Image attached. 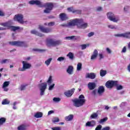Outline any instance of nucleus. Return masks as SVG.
Returning <instances> with one entry per match:
<instances>
[{"label": "nucleus", "instance_id": "nucleus-1", "mask_svg": "<svg viewBox=\"0 0 130 130\" xmlns=\"http://www.w3.org/2000/svg\"><path fill=\"white\" fill-rule=\"evenodd\" d=\"M29 5H36L39 6L40 8H46L44 10L45 14H49L53 9L54 5L52 3H46L44 5L38 0H31L29 2Z\"/></svg>", "mask_w": 130, "mask_h": 130}, {"label": "nucleus", "instance_id": "nucleus-2", "mask_svg": "<svg viewBox=\"0 0 130 130\" xmlns=\"http://www.w3.org/2000/svg\"><path fill=\"white\" fill-rule=\"evenodd\" d=\"M68 25L70 26H77L80 29H86L88 27V23H84V20L82 19H75L71 20L68 23Z\"/></svg>", "mask_w": 130, "mask_h": 130}, {"label": "nucleus", "instance_id": "nucleus-3", "mask_svg": "<svg viewBox=\"0 0 130 130\" xmlns=\"http://www.w3.org/2000/svg\"><path fill=\"white\" fill-rule=\"evenodd\" d=\"M73 102L75 107H81V106H83L84 104H85V102H86V100H85V96H84L83 94H81L79 95V99H76L73 100Z\"/></svg>", "mask_w": 130, "mask_h": 130}, {"label": "nucleus", "instance_id": "nucleus-4", "mask_svg": "<svg viewBox=\"0 0 130 130\" xmlns=\"http://www.w3.org/2000/svg\"><path fill=\"white\" fill-rule=\"evenodd\" d=\"M9 44L12 46H17L18 47H28V44L24 41L10 42Z\"/></svg>", "mask_w": 130, "mask_h": 130}, {"label": "nucleus", "instance_id": "nucleus-5", "mask_svg": "<svg viewBox=\"0 0 130 130\" xmlns=\"http://www.w3.org/2000/svg\"><path fill=\"white\" fill-rule=\"evenodd\" d=\"M107 18L110 20V21H112V22H114V23H117L118 21H119V17H115V15L112 12H108L107 14Z\"/></svg>", "mask_w": 130, "mask_h": 130}, {"label": "nucleus", "instance_id": "nucleus-6", "mask_svg": "<svg viewBox=\"0 0 130 130\" xmlns=\"http://www.w3.org/2000/svg\"><path fill=\"white\" fill-rule=\"evenodd\" d=\"M98 55L99 56L100 60H101V59H103V58H104V56L103 55V54L99 53L98 54V50H97V49H95L93 52L92 55L91 56L90 59H91V60H94V59H96Z\"/></svg>", "mask_w": 130, "mask_h": 130}, {"label": "nucleus", "instance_id": "nucleus-7", "mask_svg": "<svg viewBox=\"0 0 130 130\" xmlns=\"http://www.w3.org/2000/svg\"><path fill=\"white\" fill-rule=\"evenodd\" d=\"M60 44H61V42L59 40L54 41L52 39L47 40V45L48 46H57V45H60Z\"/></svg>", "mask_w": 130, "mask_h": 130}, {"label": "nucleus", "instance_id": "nucleus-8", "mask_svg": "<svg viewBox=\"0 0 130 130\" xmlns=\"http://www.w3.org/2000/svg\"><path fill=\"white\" fill-rule=\"evenodd\" d=\"M14 19L17 21L19 24H24V16L22 14H18L15 15Z\"/></svg>", "mask_w": 130, "mask_h": 130}, {"label": "nucleus", "instance_id": "nucleus-9", "mask_svg": "<svg viewBox=\"0 0 130 130\" xmlns=\"http://www.w3.org/2000/svg\"><path fill=\"white\" fill-rule=\"evenodd\" d=\"M114 86H118V82L117 81H108L106 83V87H107L108 89H111L113 88Z\"/></svg>", "mask_w": 130, "mask_h": 130}, {"label": "nucleus", "instance_id": "nucleus-10", "mask_svg": "<svg viewBox=\"0 0 130 130\" xmlns=\"http://www.w3.org/2000/svg\"><path fill=\"white\" fill-rule=\"evenodd\" d=\"M40 95L41 96H43L44 95V92H45V90H46V88L47 87V84L46 83H42L40 84Z\"/></svg>", "mask_w": 130, "mask_h": 130}, {"label": "nucleus", "instance_id": "nucleus-11", "mask_svg": "<svg viewBox=\"0 0 130 130\" xmlns=\"http://www.w3.org/2000/svg\"><path fill=\"white\" fill-rule=\"evenodd\" d=\"M115 37H123V38H130V32H126L124 34H116L114 35Z\"/></svg>", "mask_w": 130, "mask_h": 130}, {"label": "nucleus", "instance_id": "nucleus-12", "mask_svg": "<svg viewBox=\"0 0 130 130\" xmlns=\"http://www.w3.org/2000/svg\"><path fill=\"white\" fill-rule=\"evenodd\" d=\"M75 88H72L70 90H68L67 91H65L64 92V94L65 95V96H66V97H72V96H73V94H74V93L75 92Z\"/></svg>", "mask_w": 130, "mask_h": 130}, {"label": "nucleus", "instance_id": "nucleus-13", "mask_svg": "<svg viewBox=\"0 0 130 130\" xmlns=\"http://www.w3.org/2000/svg\"><path fill=\"white\" fill-rule=\"evenodd\" d=\"M39 29H40L41 32H43V33H49L51 32V29L49 27L45 28L42 26H40Z\"/></svg>", "mask_w": 130, "mask_h": 130}, {"label": "nucleus", "instance_id": "nucleus-14", "mask_svg": "<svg viewBox=\"0 0 130 130\" xmlns=\"http://www.w3.org/2000/svg\"><path fill=\"white\" fill-rule=\"evenodd\" d=\"M9 85H10V81H5L4 82L2 88L5 92H8V91H9V88H7Z\"/></svg>", "mask_w": 130, "mask_h": 130}, {"label": "nucleus", "instance_id": "nucleus-15", "mask_svg": "<svg viewBox=\"0 0 130 130\" xmlns=\"http://www.w3.org/2000/svg\"><path fill=\"white\" fill-rule=\"evenodd\" d=\"M22 68H23L24 71H26V70H28V69H30L31 67V64L30 63H28L26 61H22Z\"/></svg>", "mask_w": 130, "mask_h": 130}, {"label": "nucleus", "instance_id": "nucleus-16", "mask_svg": "<svg viewBox=\"0 0 130 130\" xmlns=\"http://www.w3.org/2000/svg\"><path fill=\"white\" fill-rule=\"evenodd\" d=\"M59 18L61 21H67V20L69 19V17H68V16H67V14H66V13H64L60 14Z\"/></svg>", "mask_w": 130, "mask_h": 130}, {"label": "nucleus", "instance_id": "nucleus-17", "mask_svg": "<svg viewBox=\"0 0 130 130\" xmlns=\"http://www.w3.org/2000/svg\"><path fill=\"white\" fill-rule=\"evenodd\" d=\"M88 89L90 90H94L96 88V83L94 82H89L88 84Z\"/></svg>", "mask_w": 130, "mask_h": 130}, {"label": "nucleus", "instance_id": "nucleus-18", "mask_svg": "<svg viewBox=\"0 0 130 130\" xmlns=\"http://www.w3.org/2000/svg\"><path fill=\"white\" fill-rule=\"evenodd\" d=\"M86 78L88 79H91V80H94L96 78V74L94 73H88L86 74Z\"/></svg>", "mask_w": 130, "mask_h": 130}, {"label": "nucleus", "instance_id": "nucleus-19", "mask_svg": "<svg viewBox=\"0 0 130 130\" xmlns=\"http://www.w3.org/2000/svg\"><path fill=\"white\" fill-rule=\"evenodd\" d=\"M31 34H34V35H37V36H39V37H43L44 36L43 34L40 33L37 31L36 30H32L30 31Z\"/></svg>", "mask_w": 130, "mask_h": 130}, {"label": "nucleus", "instance_id": "nucleus-20", "mask_svg": "<svg viewBox=\"0 0 130 130\" xmlns=\"http://www.w3.org/2000/svg\"><path fill=\"white\" fill-rule=\"evenodd\" d=\"M105 91V89L104 88V87L103 86H100L98 88V93L99 95H101L104 93Z\"/></svg>", "mask_w": 130, "mask_h": 130}, {"label": "nucleus", "instance_id": "nucleus-21", "mask_svg": "<svg viewBox=\"0 0 130 130\" xmlns=\"http://www.w3.org/2000/svg\"><path fill=\"white\" fill-rule=\"evenodd\" d=\"M1 26L3 27H7V28H11V22L8 21L5 23H2L0 24Z\"/></svg>", "mask_w": 130, "mask_h": 130}, {"label": "nucleus", "instance_id": "nucleus-22", "mask_svg": "<svg viewBox=\"0 0 130 130\" xmlns=\"http://www.w3.org/2000/svg\"><path fill=\"white\" fill-rule=\"evenodd\" d=\"M74 70V67L73 66H69L68 68L67 69V73L69 74V75H72L73 74V71Z\"/></svg>", "mask_w": 130, "mask_h": 130}, {"label": "nucleus", "instance_id": "nucleus-23", "mask_svg": "<svg viewBox=\"0 0 130 130\" xmlns=\"http://www.w3.org/2000/svg\"><path fill=\"white\" fill-rule=\"evenodd\" d=\"M74 119V115H69L68 116L66 117L65 119L67 121H71Z\"/></svg>", "mask_w": 130, "mask_h": 130}, {"label": "nucleus", "instance_id": "nucleus-24", "mask_svg": "<svg viewBox=\"0 0 130 130\" xmlns=\"http://www.w3.org/2000/svg\"><path fill=\"white\" fill-rule=\"evenodd\" d=\"M100 74L101 77H104L106 76V74H107V71L106 70H103L102 69L100 71Z\"/></svg>", "mask_w": 130, "mask_h": 130}, {"label": "nucleus", "instance_id": "nucleus-25", "mask_svg": "<svg viewBox=\"0 0 130 130\" xmlns=\"http://www.w3.org/2000/svg\"><path fill=\"white\" fill-rule=\"evenodd\" d=\"M43 116V114L42 112H37L35 115V117L36 118H40L41 117H42Z\"/></svg>", "mask_w": 130, "mask_h": 130}, {"label": "nucleus", "instance_id": "nucleus-26", "mask_svg": "<svg viewBox=\"0 0 130 130\" xmlns=\"http://www.w3.org/2000/svg\"><path fill=\"white\" fill-rule=\"evenodd\" d=\"M27 126L24 124H22L18 127V130H26Z\"/></svg>", "mask_w": 130, "mask_h": 130}, {"label": "nucleus", "instance_id": "nucleus-27", "mask_svg": "<svg viewBox=\"0 0 130 130\" xmlns=\"http://www.w3.org/2000/svg\"><path fill=\"white\" fill-rule=\"evenodd\" d=\"M6 121H7V119L6 118L1 117L0 118V126L3 125V124H4V123H5Z\"/></svg>", "mask_w": 130, "mask_h": 130}, {"label": "nucleus", "instance_id": "nucleus-28", "mask_svg": "<svg viewBox=\"0 0 130 130\" xmlns=\"http://www.w3.org/2000/svg\"><path fill=\"white\" fill-rule=\"evenodd\" d=\"M98 117V114L97 113H93L90 115V119H93Z\"/></svg>", "mask_w": 130, "mask_h": 130}, {"label": "nucleus", "instance_id": "nucleus-29", "mask_svg": "<svg viewBox=\"0 0 130 130\" xmlns=\"http://www.w3.org/2000/svg\"><path fill=\"white\" fill-rule=\"evenodd\" d=\"M8 104H10V101L8 100V99H5L2 101L3 105H7Z\"/></svg>", "mask_w": 130, "mask_h": 130}, {"label": "nucleus", "instance_id": "nucleus-30", "mask_svg": "<svg viewBox=\"0 0 130 130\" xmlns=\"http://www.w3.org/2000/svg\"><path fill=\"white\" fill-rule=\"evenodd\" d=\"M67 56L69 57L70 59H74V54L71 52L67 55Z\"/></svg>", "mask_w": 130, "mask_h": 130}, {"label": "nucleus", "instance_id": "nucleus-31", "mask_svg": "<svg viewBox=\"0 0 130 130\" xmlns=\"http://www.w3.org/2000/svg\"><path fill=\"white\" fill-rule=\"evenodd\" d=\"M51 60H52V58H49L48 59H47L45 61V64H46V66H49V64H50V62H51Z\"/></svg>", "mask_w": 130, "mask_h": 130}, {"label": "nucleus", "instance_id": "nucleus-32", "mask_svg": "<svg viewBox=\"0 0 130 130\" xmlns=\"http://www.w3.org/2000/svg\"><path fill=\"white\" fill-rule=\"evenodd\" d=\"M10 28L12 29V31H17L20 29V27L10 26Z\"/></svg>", "mask_w": 130, "mask_h": 130}, {"label": "nucleus", "instance_id": "nucleus-33", "mask_svg": "<svg viewBox=\"0 0 130 130\" xmlns=\"http://www.w3.org/2000/svg\"><path fill=\"white\" fill-rule=\"evenodd\" d=\"M107 120H108V118L106 117L100 120V123H103V122H105L106 121H107Z\"/></svg>", "mask_w": 130, "mask_h": 130}, {"label": "nucleus", "instance_id": "nucleus-34", "mask_svg": "<svg viewBox=\"0 0 130 130\" xmlns=\"http://www.w3.org/2000/svg\"><path fill=\"white\" fill-rule=\"evenodd\" d=\"M77 71H81L82 70V64L81 63L79 62L77 64Z\"/></svg>", "mask_w": 130, "mask_h": 130}, {"label": "nucleus", "instance_id": "nucleus-35", "mask_svg": "<svg viewBox=\"0 0 130 130\" xmlns=\"http://www.w3.org/2000/svg\"><path fill=\"white\" fill-rule=\"evenodd\" d=\"M86 126H94V124L92 123V122L91 121H88L86 124H85Z\"/></svg>", "mask_w": 130, "mask_h": 130}, {"label": "nucleus", "instance_id": "nucleus-36", "mask_svg": "<svg viewBox=\"0 0 130 130\" xmlns=\"http://www.w3.org/2000/svg\"><path fill=\"white\" fill-rule=\"evenodd\" d=\"M66 60V58L64 57H59L57 60V61H63V60Z\"/></svg>", "mask_w": 130, "mask_h": 130}, {"label": "nucleus", "instance_id": "nucleus-37", "mask_svg": "<svg viewBox=\"0 0 130 130\" xmlns=\"http://www.w3.org/2000/svg\"><path fill=\"white\" fill-rule=\"evenodd\" d=\"M82 13V11L80 10H73V14H81Z\"/></svg>", "mask_w": 130, "mask_h": 130}, {"label": "nucleus", "instance_id": "nucleus-38", "mask_svg": "<svg viewBox=\"0 0 130 130\" xmlns=\"http://www.w3.org/2000/svg\"><path fill=\"white\" fill-rule=\"evenodd\" d=\"M54 102H59L60 101V98H54L53 99Z\"/></svg>", "mask_w": 130, "mask_h": 130}, {"label": "nucleus", "instance_id": "nucleus-39", "mask_svg": "<svg viewBox=\"0 0 130 130\" xmlns=\"http://www.w3.org/2000/svg\"><path fill=\"white\" fill-rule=\"evenodd\" d=\"M52 82V76H50L49 77V79L47 81V83H48L49 84H51Z\"/></svg>", "mask_w": 130, "mask_h": 130}, {"label": "nucleus", "instance_id": "nucleus-40", "mask_svg": "<svg viewBox=\"0 0 130 130\" xmlns=\"http://www.w3.org/2000/svg\"><path fill=\"white\" fill-rule=\"evenodd\" d=\"M102 125H98L96 128H95V130H102Z\"/></svg>", "mask_w": 130, "mask_h": 130}, {"label": "nucleus", "instance_id": "nucleus-41", "mask_svg": "<svg viewBox=\"0 0 130 130\" xmlns=\"http://www.w3.org/2000/svg\"><path fill=\"white\" fill-rule=\"evenodd\" d=\"M75 37H76V36H72L71 37H66V39H69L70 40H72V39H75Z\"/></svg>", "mask_w": 130, "mask_h": 130}, {"label": "nucleus", "instance_id": "nucleus-42", "mask_svg": "<svg viewBox=\"0 0 130 130\" xmlns=\"http://www.w3.org/2000/svg\"><path fill=\"white\" fill-rule=\"evenodd\" d=\"M34 51H39L41 52L42 51H45V50L39 49H33Z\"/></svg>", "mask_w": 130, "mask_h": 130}, {"label": "nucleus", "instance_id": "nucleus-43", "mask_svg": "<svg viewBox=\"0 0 130 130\" xmlns=\"http://www.w3.org/2000/svg\"><path fill=\"white\" fill-rule=\"evenodd\" d=\"M55 85V84H53L51 85H50L49 87V91H51V90H52V89H53V88H54Z\"/></svg>", "mask_w": 130, "mask_h": 130}, {"label": "nucleus", "instance_id": "nucleus-44", "mask_svg": "<svg viewBox=\"0 0 130 130\" xmlns=\"http://www.w3.org/2000/svg\"><path fill=\"white\" fill-rule=\"evenodd\" d=\"M54 22H51L48 23V26L51 27L52 26H54Z\"/></svg>", "mask_w": 130, "mask_h": 130}, {"label": "nucleus", "instance_id": "nucleus-45", "mask_svg": "<svg viewBox=\"0 0 130 130\" xmlns=\"http://www.w3.org/2000/svg\"><path fill=\"white\" fill-rule=\"evenodd\" d=\"M68 11H69V12H72L73 13L74 9L73 7H69L67 9Z\"/></svg>", "mask_w": 130, "mask_h": 130}, {"label": "nucleus", "instance_id": "nucleus-46", "mask_svg": "<svg viewBox=\"0 0 130 130\" xmlns=\"http://www.w3.org/2000/svg\"><path fill=\"white\" fill-rule=\"evenodd\" d=\"M9 61H10V59H5L1 61V63H6V62H7V61L9 62Z\"/></svg>", "mask_w": 130, "mask_h": 130}, {"label": "nucleus", "instance_id": "nucleus-47", "mask_svg": "<svg viewBox=\"0 0 130 130\" xmlns=\"http://www.w3.org/2000/svg\"><path fill=\"white\" fill-rule=\"evenodd\" d=\"M26 86H27V85H21L20 87V90L21 91L25 90V89H26Z\"/></svg>", "mask_w": 130, "mask_h": 130}, {"label": "nucleus", "instance_id": "nucleus-48", "mask_svg": "<svg viewBox=\"0 0 130 130\" xmlns=\"http://www.w3.org/2000/svg\"><path fill=\"white\" fill-rule=\"evenodd\" d=\"M123 88V87L121 86V85H119L117 86V90H121Z\"/></svg>", "mask_w": 130, "mask_h": 130}, {"label": "nucleus", "instance_id": "nucleus-49", "mask_svg": "<svg viewBox=\"0 0 130 130\" xmlns=\"http://www.w3.org/2000/svg\"><path fill=\"white\" fill-rule=\"evenodd\" d=\"M94 32H90L88 35V37H92L94 35Z\"/></svg>", "mask_w": 130, "mask_h": 130}, {"label": "nucleus", "instance_id": "nucleus-50", "mask_svg": "<svg viewBox=\"0 0 130 130\" xmlns=\"http://www.w3.org/2000/svg\"><path fill=\"white\" fill-rule=\"evenodd\" d=\"M81 47L82 50L86 49V48H87V45L86 44L82 45Z\"/></svg>", "mask_w": 130, "mask_h": 130}, {"label": "nucleus", "instance_id": "nucleus-51", "mask_svg": "<svg viewBox=\"0 0 130 130\" xmlns=\"http://www.w3.org/2000/svg\"><path fill=\"white\" fill-rule=\"evenodd\" d=\"M102 130H110V127L106 126L102 129Z\"/></svg>", "mask_w": 130, "mask_h": 130}, {"label": "nucleus", "instance_id": "nucleus-52", "mask_svg": "<svg viewBox=\"0 0 130 130\" xmlns=\"http://www.w3.org/2000/svg\"><path fill=\"white\" fill-rule=\"evenodd\" d=\"M0 16L1 17L5 16V13H4V12H3V11L2 10H0Z\"/></svg>", "mask_w": 130, "mask_h": 130}, {"label": "nucleus", "instance_id": "nucleus-53", "mask_svg": "<svg viewBox=\"0 0 130 130\" xmlns=\"http://www.w3.org/2000/svg\"><path fill=\"white\" fill-rule=\"evenodd\" d=\"M108 27V28H110L111 29H115V26H114V25H109Z\"/></svg>", "mask_w": 130, "mask_h": 130}, {"label": "nucleus", "instance_id": "nucleus-54", "mask_svg": "<svg viewBox=\"0 0 130 130\" xmlns=\"http://www.w3.org/2000/svg\"><path fill=\"white\" fill-rule=\"evenodd\" d=\"M121 52H123L124 53L126 52V47L125 46L123 48Z\"/></svg>", "mask_w": 130, "mask_h": 130}, {"label": "nucleus", "instance_id": "nucleus-55", "mask_svg": "<svg viewBox=\"0 0 130 130\" xmlns=\"http://www.w3.org/2000/svg\"><path fill=\"white\" fill-rule=\"evenodd\" d=\"M96 11L98 12H101V11H102V7H98L96 9Z\"/></svg>", "mask_w": 130, "mask_h": 130}, {"label": "nucleus", "instance_id": "nucleus-56", "mask_svg": "<svg viewBox=\"0 0 130 130\" xmlns=\"http://www.w3.org/2000/svg\"><path fill=\"white\" fill-rule=\"evenodd\" d=\"M52 130H60V127H54L52 128Z\"/></svg>", "mask_w": 130, "mask_h": 130}, {"label": "nucleus", "instance_id": "nucleus-57", "mask_svg": "<svg viewBox=\"0 0 130 130\" xmlns=\"http://www.w3.org/2000/svg\"><path fill=\"white\" fill-rule=\"evenodd\" d=\"M52 113H54V111L53 110L49 111L48 113V115H50V114H52Z\"/></svg>", "mask_w": 130, "mask_h": 130}, {"label": "nucleus", "instance_id": "nucleus-58", "mask_svg": "<svg viewBox=\"0 0 130 130\" xmlns=\"http://www.w3.org/2000/svg\"><path fill=\"white\" fill-rule=\"evenodd\" d=\"M59 121V118H55L53 121V122H58Z\"/></svg>", "mask_w": 130, "mask_h": 130}, {"label": "nucleus", "instance_id": "nucleus-59", "mask_svg": "<svg viewBox=\"0 0 130 130\" xmlns=\"http://www.w3.org/2000/svg\"><path fill=\"white\" fill-rule=\"evenodd\" d=\"M60 26H61V27H68V26H70V25H69V23L68 24L66 23H63V24H60Z\"/></svg>", "mask_w": 130, "mask_h": 130}, {"label": "nucleus", "instance_id": "nucleus-60", "mask_svg": "<svg viewBox=\"0 0 130 130\" xmlns=\"http://www.w3.org/2000/svg\"><path fill=\"white\" fill-rule=\"evenodd\" d=\"M106 50H107V52H108V53H109V54L111 53V50H110V49H109V48H107Z\"/></svg>", "mask_w": 130, "mask_h": 130}, {"label": "nucleus", "instance_id": "nucleus-61", "mask_svg": "<svg viewBox=\"0 0 130 130\" xmlns=\"http://www.w3.org/2000/svg\"><path fill=\"white\" fill-rule=\"evenodd\" d=\"M92 95H94V96H95V95H96V90L94 89L92 91Z\"/></svg>", "mask_w": 130, "mask_h": 130}, {"label": "nucleus", "instance_id": "nucleus-62", "mask_svg": "<svg viewBox=\"0 0 130 130\" xmlns=\"http://www.w3.org/2000/svg\"><path fill=\"white\" fill-rule=\"evenodd\" d=\"M18 71H19L20 72H24L25 70H24V68L22 67V68H19Z\"/></svg>", "mask_w": 130, "mask_h": 130}, {"label": "nucleus", "instance_id": "nucleus-63", "mask_svg": "<svg viewBox=\"0 0 130 130\" xmlns=\"http://www.w3.org/2000/svg\"><path fill=\"white\" fill-rule=\"evenodd\" d=\"M127 70L130 73V63L127 66Z\"/></svg>", "mask_w": 130, "mask_h": 130}, {"label": "nucleus", "instance_id": "nucleus-64", "mask_svg": "<svg viewBox=\"0 0 130 130\" xmlns=\"http://www.w3.org/2000/svg\"><path fill=\"white\" fill-rule=\"evenodd\" d=\"M6 30L5 28L4 27H0V31Z\"/></svg>", "mask_w": 130, "mask_h": 130}]
</instances>
